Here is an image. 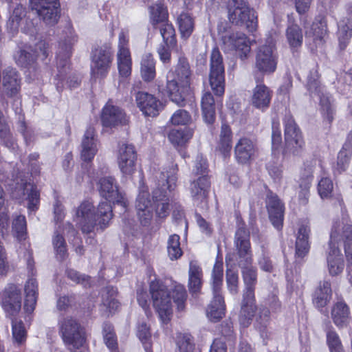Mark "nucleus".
<instances>
[{
    "label": "nucleus",
    "mask_w": 352,
    "mask_h": 352,
    "mask_svg": "<svg viewBox=\"0 0 352 352\" xmlns=\"http://www.w3.org/2000/svg\"><path fill=\"white\" fill-rule=\"evenodd\" d=\"M278 54L272 40L258 47L256 54L255 67L263 74L274 73L277 67Z\"/></svg>",
    "instance_id": "2eb2a0df"
},
{
    "label": "nucleus",
    "mask_w": 352,
    "mask_h": 352,
    "mask_svg": "<svg viewBox=\"0 0 352 352\" xmlns=\"http://www.w3.org/2000/svg\"><path fill=\"white\" fill-rule=\"evenodd\" d=\"M117 290L111 286L105 287L102 294V302L104 307L111 314L116 311L120 303L116 300Z\"/></svg>",
    "instance_id": "c03bdc74"
},
{
    "label": "nucleus",
    "mask_w": 352,
    "mask_h": 352,
    "mask_svg": "<svg viewBox=\"0 0 352 352\" xmlns=\"http://www.w3.org/2000/svg\"><path fill=\"white\" fill-rule=\"evenodd\" d=\"M3 92L10 97L18 94L21 87V78L16 69L7 67L2 72Z\"/></svg>",
    "instance_id": "c85d7f7f"
},
{
    "label": "nucleus",
    "mask_w": 352,
    "mask_h": 352,
    "mask_svg": "<svg viewBox=\"0 0 352 352\" xmlns=\"http://www.w3.org/2000/svg\"><path fill=\"white\" fill-rule=\"evenodd\" d=\"M135 99L137 107L146 116H156L163 108L162 102L156 97L146 92H136Z\"/></svg>",
    "instance_id": "4be33fe9"
},
{
    "label": "nucleus",
    "mask_w": 352,
    "mask_h": 352,
    "mask_svg": "<svg viewBox=\"0 0 352 352\" xmlns=\"http://www.w3.org/2000/svg\"><path fill=\"white\" fill-rule=\"evenodd\" d=\"M350 310L342 300L337 302L331 309V318L338 327H343L349 323Z\"/></svg>",
    "instance_id": "f704fd0d"
},
{
    "label": "nucleus",
    "mask_w": 352,
    "mask_h": 352,
    "mask_svg": "<svg viewBox=\"0 0 352 352\" xmlns=\"http://www.w3.org/2000/svg\"><path fill=\"white\" fill-rule=\"evenodd\" d=\"M25 294L24 309L27 313L31 314L35 309L38 298V284L35 278L28 280L25 285Z\"/></svg>",
    "instance_id": "473e14b6"
},
{
    "label": "nucleus",
    "mask_w": 352,
    "mask_h": 352,
    "mask_svg": "<svg viewBox=\"0 0 352 352\" xmlns=\"http://www.w3.org/2000/svg\"><path fill=\"white\" fill-rule=\"evenodd\" d=\"M319 76L317 69L310 70L307 76V87L311 95L315 94L320 98L321 113L325 120L331 123L333 120V108L330 96L324 92V88L318 80Z\"/></svg>",
    "instance_id": "f8f14e48"
},
{
    "label": "nucleus",
    "mask_w": 352,
    "mask_h": 352,
    "mask_svg": "<svg viewBox=\"0 0 352 352\" xmlns=\"http://www.w3.org/2000/svg\"><path fill=\"white\" fill-rule=\"evenodd\" d=\"M266 204L272 223L277 230L281 229L284 217L283 204L278 196L272 192L267 195Z\"/></svg>",
    "instance_id": "cd10ccee"
},
{
    "label": "nucleus",
    "mask_w": 352,
    "mask_h": 352,
    "mask_svg": "<svg viewBox=\"0 0 352 352\" xmlns=\"http://www.w3.org/2000/svg\"><path fill=\"white\" fill-rule=\"evenodd\" d=\"M166 9L162 3H155L149 8V21L153 29L159 30L162 39L173 45L175 43V28L168 20Z\"/></svg>",
    "instance_id": "9b49d317"
},
{
    "label": "nucleus",
    "mask_w": 352,
    "mask_h": 352,
    "mask_svg": "<svg viewBox=\"0 0 352 352\" xmlns=\"http://www.w3.org/2000/svg\"><path fill=\"white\" fill-rule=\"evenodd\" d=\"M256 308L255 309L254 315L252 317L253 318L254 316H256L254 323L255 328L259 331L261 337H267V329L270 321V311L267 307L260 306L258 309V312L256 315Z\"/></svg>",
    "instance_id": "ea45409f"
},
{
    "label": "nucleus",
    "mask_w": 352,
    "mask_h": 352,
    "mask_svg": "<svg viewBox=\"0 0 352 352\" xmlns=\"http://www.w3.org/2000/svg\"><path fill=\"white\" fill-rule=\"evenodd\" d=\"M156 188L153 192L152 209L156 217L164 219L170 213V194L176 188L177 168L174 165L156 170L153 173Z\"/></svg>",
    "instance_id": "7ed1b4c3"
},
{
    "label": "nucleus",
    "mask_w": 352,
    "mask_h": 352,
    "mask_svg": "<svg viewBox=\"0 0 352 352\" xmlns=\"http://www.w3.org/2000/svg\"><path fill=\"white\" fill-rule=\"evenodd\" d=\"M140 72L142 78L147 82L154 79L155 76V61L151 54H144L141 60Z\"/></svg>",
    "instance_id": "37998d69"
},
{
    "label": "nucleus",
    "mask_w": 352,
    "mask_h": 352,
    "mask_svg": "<svg viewBox=\"0 0 352 352\" xmlns=\"http://www.w3.org/2000/svg\"><path fill=\"white\" fill-rule=\"evenodd\" d=\"M135 208L140 224L145 227L150 226L153 219V209L147 189L140 191L136 199Z\"/></svg>",
    "instance_id": "b1692460"
},
{
    "label": "nucleus",
    "mask_w": 352,
    "mask_h": 352,
    "mask_svg": "<svg viewBox=\"0 0 352 352\" xmlns=\"http://www.w3.org/2000/svg\"><path fill=\"white\" fill-rule=\"evenodd\" d=\"M177 23L183 38H188L194 29L192 18L188 13H182L177 18Z\"/></svg>",
    "instance_id": "3c124183"
},
{
    "label": "nucleus",
    "mask_w": 352,
    "mask_h": 352,
    "mask_svg": "<svg viewBox=\"0 0 352 352\" xmlns=\"http://www.w3.org/2000/svg\"><path fill=\"white\" fill-rule=\"evenodd\" d=\"M209 82L212 90L217 96L225 91V68L223 56L218 48H214L210 57Z\"/></svg>",
    "instance_id": "ddd939ff"
},
{
    "label": "nucleus",
    "mask_w": 352,
    "mask_h": 352,
    "mask_svg": "<svg viewBox=\"0 0 352 352\" xmlns=\"http://www.w3.org/2000/svg\"><path fill=\"white\" fill-rule=\"evenodd\" d=\"M98 190L100 196L106 201L120 206L122 210L125 211L126 200L122 193L119 191L115 178L112 177H102L98 182Z\"/></svg>",
    "instance_id": "aec40b11"
},
{
    "label": "nucleus",
    "mask_w": 352,
    "mask_h": 352,
    "mask_svg": "<svg viewBox=\"0 0 352 352\" xmlns=\"http://www.w3.org/2000/svg\"><path fill=\"white\" fill-rule=\"evenodd\" d=\"M118 52L117 54V63L119 74L122 77H127L131 72V58L128 47L129 37L122 30L118 36Z\"/></svg>",
    "instance_id": "412c9836"
},
{
    "label": "nucleus",
    "mask_w": 352,
    "mask_h": 352,
    "mask_svg": "<svg viewBox=\"0 0 352 352\" xmlns=\"http://www.w3.org/2000/svg\"><path fill=\"white\" fill-rule=\"evenodd\" d=\"M172 298L179 311L184 310L187 298V293L184 285H177L173 290Z\"/></svg>",
    "instance_id": "4d7b16f0"
},
{
    "label": "nucleus",
    "mask_w": 352,
    "mask_h": 352,
    "mask_svg": "<svg viewBox=\"0 0 352 352\" xmlns=\"http://www.w3.org/2000/svg\"><path fill=\"white\" fill-rule=\"evenodd\" d=\"M352 36V19L344 18L338 23V36L340 47L345 49Z\"/></svg>",
    "instance_id": "79ce46f5"
},
{
    "label": "nucleus",
    "mask_w": 352,
    "mask_h": 352,
    "mask_svg": "<svg viewBox=\"0 0 352 352\" xmlns=\"http://www.w3.org/2000/svg\"><path fill=\"white\" fill-rule=\"evenodd\" d=\"M202 285V271L195 263L190 262L188 271V288L192 295L201 290Z\"/></svg>",
    "instance_id": "e433bc0d"
},
{
    "label": "nucleus",
    "mask_w": 352,
    "mask_h": 352,
    "mask_svg": "<svg viewBox=\"0 0 352 352\" xmlns=\"http://www.w3.org/2000/svg\"><path fill=\"white\" fill-rule=\"evenodd\" d=\"M53 245L58 259L63 260L67 256L66 243L63 236L57 232L53 238Z\"/></svg>",
    "instance_id": "bf43d9fd"
},
{
    "label": "nucleus",
    "mask_w": 352,
    "mask_h": 352,
    "mask_svg": "<svg viewBox=\"0 0 352 352\" xmlns=\"http://www.w3.org/2000/svg\"><path fill=\"white\" fill-rule=\"evenodd\" d=\"M25 16V10L20 4H18L14 9L7 23V28L11 32H15L18 30L21 21Z\"/></svg>",
    "instance_id": "603ef678"
},
{
    "label": "nucleus",
    "mask_w": 352,
    "mask_h": 352,
    "mask_svg": "<svg viewBox=\"0 0 352 352\" xmlns=\"http://www.w3.org/2000/svg\"><path fill=\"white\" fill-rule=\"evenodd\" d=\"M327 343L330 352H344L341 340L336 331L329 330L327 332Z\"/></svg>",
    "instance_id": "680f3d73"
},
{
    "label": "nucleus",
    "mask_w": 352,
    "mask_h": 352,
    "mask_svg": "<svg viewBox=\"0 0 352 352\" xmlns=\"http://www.w3.org/2000/svg\"><path fill=\"white\" fill-rule=\"evenodd\" d=\"M282 143V135L279 121L275 118L272 123V146L273 150L278 149Z\"/></svg>",
    "instance_id": "338daca9"
},
{
    "label": "nucleus",
    "mask_w": 352,
    "mask_h": 352,
    "mask_svg": "<svg viewBox=\"0 0 352 352\" xmlns=\"http://www.w3.org/2000/svg\"><path fill=\"white\" fill-rule=\"evenodd\" d=\"M190 75L188 63L184 59H179L175 72L167 76L168 97L178 106H184L186 98L191 94Z\"/></svg>",
    "instance_id": "39448f33"
},
{
    "label": "nucleus",
    "mask_w": 352,
    "mask_h": 352,
    "mask_svg": "<svg viewBox=\"0 0 352 352\" xmlns=\"http://www.w3.org/2000/svg\"><path fill=\"white\" fill-rule=\"evenodd\" d=\"M180 237L178 234H174L169 236L167 241L168 256L171 261L177 260L182 255V250L180 247Z\"/></svg>",
    "instance_id": "8fccbe9b"
},
{
    "label": "nucleus",
    "mask_w": 352,
    "mask_h": 352,
    "mask_svg": "<svg viewBox=\"0 0 352 352\" xmlns=\"http://www.w3.org/2000/svg\"><path fill=\"white\" fill-rule=\"evenodd\" d=\"M348 149H349V147L348 146V143L346 142L344 144L342 149L338 153L337 166L335 168V171L338 173H341L348 167L350 160V156L347 152Z\"/></svg>",
    "instance_id": "052dcab7"
},
{
    "label": "nucleus",
    "mask_w": 352,
    "mask_h": 352,
    "mask_svg": "<svg viewBox=\"0 0 352 352\" xmlns=\"http://www.w3.org/2000/svg\"><path fill=\"white\" fill-rule=\"evenodd\" d=\"M113 52L110 47L102 45L95 48L91 55V74L94 78H104L111 67Z\"/></svg>",
    "instance_id": "4468645a"
},
{
    "label": "nucleus",
    "mask_w": 352,
    "mask_h": 352,
    "mask_svg": "<svg viewBox=\"0 0 352 352\" xmlns=\"http://www.w3.org/2000/svg\"><path fill=\"white\" fill-rule=\"evenodd\" d=\"M332 290L330 282L322 280L319 283L313 296V301L317 307L322 308L330 301Z\"/></svg>",
    "instance_id": "72a5a7b5"
},
{
    "label": "nucleus",
    "mask_w": 352,
    "mask_h": 352,
    "mask_svg": "<svg viewBox=\"0 0 352 352\" xmlns=\"http://www.w3.org/2000/svg\"><path fill=\"white\" fill-rule=\"evenodd\" d=\"M256 151L254 142L248 138H242L235 145V157L239 162L245 164L254 155Z\"/></svg>",
    "instance_id": "7c9ffc66"
},
{
    "label": "nucleus",
    "mask_w": 352,
    "mask_h": 352,
    "mask_svg": "<svg viewBox=\"0 0 352 352\" xmlns=\"http://www.w3.org/2000/svg\"><path fill=\"white\" fill-rule=\"evenodd\" d=\"M305 33L307 36H312L314 41H318L320 43H322L327 34L326 21L324 19L316 20L313 22L310 30H307Z\"/></svg>",
    "instance_id": "49530a36"
},
{
    "label": "nucleus",
    "mask_w": 352,
    "mask_h": 352,
    "mask_svg": "<svg viewBox=\"0 0 352 352\" xmlns=\"http://www.w3.org/2000/svg\"><path fill=\"white\" fill-rule=\"evenodd\" d=\"M0 140L5 146L11 151H15L18 145L10 132L9 126L3 119L2 113L0 111Z\"/></svg>",
    "instance_id": "09e8293b"
},
{
    "label": "nucleus",
    "mask_w": 352,
    "mask_h": 352,
    "mask_svg": "<svg viewBox=\"0 0 352 352\" xmlns=\"http://www.w3.org/2000/svg\"><path fill=\"white\" fill-rule=\"evenodd\" d=\"M284 124L285 151L298 155L305 146L302 132L291 115L285 116Z\"/></svg>",
    "instance_id": "f3484780"
},
{
    "label": "nucleus",
    "mask_w": 352,
    "mask_h": 352,
    "mask_svg": "<svg viewBox=\"0 0 352 352\" xmlns=\"http://www.w3.org/2000/svg\"><path fill=\"white\" fill-rule=\"evenodd\" d=\"M13 199L20 201H28L27 207L29 211H36L38 208L40 194L37 188L30 182L21 180V183L16 182V186L11 192Z\"/></svg>",
    "instance_id": "a211bd4d"
},
{
    "label": "nucleus",
    "mask_w": 352,
    "mask_h": 352,
    "mask_svg": "<svg viewBox=\"0 0 352 352\" xmlns=\"http://www.w3.org/2000/svg\"><path fill=\"white\" fill-rule=\"evenodd\" d=\"M103 338L107 346L111 351L117 349V340L113 326L104 322L102 327Z\"/></svg>",
    "instance_id": "6e6d98bb"
},
{
    "label": "nucleus",
    "mask_w": 352,
    "mask_h": 352,
    "mask_svg": "<svg viewBox=\"0 0 352 352\" xmlns=\"http://www.w3.org/2000/svg\"><path fill=\"white\" fill-rule=\"evenodd\" d=\"M32 10L49 25L57 23L59 18V3L58 0H30Z\"/></svg>",
    "instance_id": "6ab92c4d"
},
{
    "label": "nucleus",
    "mask_w": 352,
    "mask_h": 352,
    "mask_svg": "<svg viewBox=\"0 0 352 352\" xmlns=\"http://www.w3.org/2000/svg\"><path fill=\"white\" fill-rule=\"evenodd\" d=\"M217 32L221 48L225 52H235L241 60L247 58L251 47L249 39L244 33L234 31L226 21L218 23Z\"/></svg>",
    "instance_id": "423d86ee"
},
{
    "label": "nucleus",
    "mask_w": 352,
    "mask_h": 352,
    "mask_svg": "<svg viewBox=\"0 0 352 352\" xmlns=\"http://www.w3.org/2000/svg\"><path fill=\"white\" fill-rule=\"evenodd\" d=\"M201 104L205 122L208 124H212L215 120V103L210 92H206L203 95Z\"/></svg>",
    "instance_id": "58836bf2"
},
{
    "label": "nucleus",
    "mask_w": 352,
    "mask_h": 352,
    "mask_svg": "<svg viewBox=\"0 0 352 352\" xmlns=\"http://www.w3.org/2000/svg\"><path fill=\"white\" fill-rule=\"evenodd\" d=\"M333 188L332 181L328 177H322L318 184V191L322 199L329 198Z\"/></svg>",
    "instance_id": "69168bd1"
},
{
    "label": "nucleus",
    "mask_w": 352,
    "mask_h": 352,
    "mask_svg": "<svg viewBox=\"0 0 352 352\" xmlns=\"http://www.w3.org/2000/svg\"><path fill=\"white\" fill-rule=\"evenodd\" d=\"M2 307L10 316H16L21 308V290L14 285L8 286L3 292Z\"/></svg>",
    "instance_id": "393cba45"
},
{
    "label": "nucleus",
    "mask_w": 352,
    "mask_h": 352,
    "mask_svg": "<svg viewBox=\"0 0 352 352\" xmlns=\"http://www.w3.org/2000/svg\"><path fill=\"white\" fill-rule=\"evenodd\" d=\"M223 282V263L216 261L212 272L213 299L207 309V316L211 321L217 322L225 314V303L221 294Z\"/></svg>",
    "instance_id": "0eeeda50"
},
{
    "label": "nucleus",
    "mask_w": 352,
    "mask_h": 352,
    "mask_svg": "<svg viewBox=\"0 0 352 352\" xmlns=\"http://www.w3.org/2000/svg\"><path fill=\"white\" fill-rule=\"evenodd\" d=\"M101 120L105 127H114L127 122L125 112L119 107L108 102L102 109Z\"/></svg>",
    "instance_id": "a878e982"
},
{
    "label": "nucleus",
    "mask_w": 352,
    "mask_h": 352,
    "mask_svg": "<svg viewBox=\"0 0 352 352\" xmlns=\"http://www.w3.org/2000/svg\"><path fill=\"white\" fill-rule=\"evenodd\" d=\"M271 100V94L268 87L265 85H257L253 91L252 102L253 105L263 110L267 107Z\"/></svg>",
    "instance_id": "c9c22d12"
},
{
    "label": "nucleus",
    "mask_w": 352,
    "mask_h": 352,
    "mask_svg": "<svg viewBox=\"0 0 352 352\" xmlns=\"http://www.w3.org/2000/svg\"><path fill=\"white\" fill-rule=\"evenodd\" d=\"M59 333L63 342L69 347L78 349L86 341L85 332L80 324L72 317H63L58 320Z\"/></svg>",
    "instance_id": "1a4fd4ad"
},
{
    "label": "nucleus",
    "mask_w": 352,
    "mask_h": 352,
    "mask_svg": "<svg viewBox=\"0 0 352 352\" xmlns=\"http://www.w3.org/2000/svg\"><path fill=\"white\" fill-rule=\"evenodd\" d=\"M178 352H196L190 336L180 337L177 341Z\"/></svg>",
    "instance_id": "774afa93"
},
{
    "label": "nucleus",
    "mask_w": 352,
    "mask_h": 352,
    "mask_svg": "<svg viewBox=\"0 0 352 352\" xmlns=\"http://www.w3.org/2000/svg\"><path fill=\"white\" fill-rule=\"evenodd\" d=\"M77 41L75 35L70 34L60 41L58 51L56 52V65L58 74L56 75L58 82L56 84V89L58 92L63 90V85L62 81L66 73L67 69L69 65V59L72 55L73 45Z\"/></svg>",
    "instance_id": "dca6fc26"
},
{
    "label": "nucleus",
    "mask_w": 352,
    "mask_h": 352,
    "mask_svg": "<svg viewBox=\"0 0 352 352\" xmlns=\"http://www.w3.org/2000/svg\"><path fill=\"white\" fill-rule=\"evenodd\" d=\"M318 161L316 159L307 160L300 170L298 183L311 184L314 179V172Z\"/></svg>",
    "instance_id": "de8ad7c7"
},
{
    "label": "nucleus",
    "mask_w": 352,
    "mask_h": 352,
    "mask_svg": "<svg viewBox=\"0 0 352 352\" xmlns=\"http://www.w3.org/2000/svg\"><path fill=\"white\" fill-rule=\"evenodd\" d=\"M226 285L232 294H236L239 291V275L236 271L231 269L226 270Z\"/></svg>",
    "instance_id": "e2e57ef3"
},
{
    "label": "nucleus",
    "mask_w": 352,
    "mask_h": 352,
    "mask_svg": "<svg viewBox=\"0 0 352 352\" xmlns=\"http://www.w3.org/2000/svg\"><path fill=\"white\" fill-rule=\"evenodd\" d=\"M136 159L137 155L133 145L123 144L120 146L118 161L119 168L124 175H131L134 173Z\"/></svg>",
    "instance_id": "bb28decb"
},
{
    "label": "nucleus",
    "mask_w": 352,
    "mask_h": 352,
    "mask_svg": "<svg viewBox=\"0 0 352 352\" xmlns=\"http://www.w3.org/2000/svg\"><path fill=\"white\" fill-rule=\"evenodd\" d=\"M286 38L292 51H296L301 47L303 34L301 28L296 24L289 25L286 29Z\"/></svg>",
    "instance_id": "a19ab883"
},
{
    "label": "nucleus",
    "mask_w": 352,
    "mask_h": 352,
    "mask_svg": "<svg viewBox=\"0 0 352 352\" xmlns=\"http://www.w3.org/2000/svg\"><path fill=\"white\" fill-rule=\"evenodd\" d=\"M12 338L18 345H22L26 340L27 332L22 321L12 320Z\"/></svg>",
    "instance_id": "864d4df0"
},
{
    "label": "nucleus",
    "mask_w": 352,
    "mask_h": 352,
    "mask_svg": "<svg viewBox=\"0 0 352 352\" xmlns=\"http://www.w3.org/2000/svg\"><path fill=\"white\" fill-rule=\"evenodd\" d=\"M232 132L230 126L223 122L221 127L219 139L218 142L217 148L226 157L230 152L232 146Z\"/></svg>",
    "instance_id": "4c0bfd02"
},
{
    "label": "nucleus",
    "mask_w": 352,
    "mask_h": 352,
    "mask_svg": "<svg viewBox=\"0 0 352 352\" xmlns=\"http://www.w3.org/2000/svg\"><path fill=\"white\" fill-rule=\"evenodd\" d=\"M150 294L153 305L164 323H167L173 314L170 292L166 285L158 280L150 283Z\"/></svg>",
    "instance_id": "6e6552de"
},
{
    "label": "nucleus",
    "mask_w": 352,
    "mask_h": 352,
    "mask_svg": "<svg viewBox=\"0 0 352 352\" xmlns=\"http://www.w3.org/2000/svg\"><path fill=\"white\" fill-rule=\"evenodd\" d=\"M174 40L175 43L173 45H170L166 42L164 39H163V43L160 44L158 49L157 53L160 56L161 60L164 63H167L170 59V50L173 49L177 45V38L175 35V31H174Z\"/></svg>",
    "instance_id": "0e129e2a"
},
{
    "label": "nucleus",
    "mask_w": 352,
    "mask_h": 352,
    "mask_svg": "<svg viewBox=\"0 0 352 352\" xmlns=\"http://www.w3.org/2000/svg\"><path fill=\"white\" fill-rule=\"evenodd\" d=\"M111 202L102 201L97 208V213L94 212L93 204L87 201L82 202L76 209L74 220L82 233L89 234L94 230L96 226V216L99 221L98 224L102 230L106 228L113 217Z\"/></svg>",
    "instance_id": "20e7f679"
},
{
    "label": "nucleus",
    "mask_w": 352,
    "mask_h": 352,
    "mask_svg": "<svg viewBox=\"0 0 352 352\" xmlns=\"http://www.w3.org/2000/svg\"><path fill=\"white\" fill-rule=\"evenodd\" d=\"M228 17L230 23L237 25L245 24L250 31L256 27V16L246 0H229L227 3Z\"/></svg>",
    "instance_id": "9d476101"
},
{
    "label": "nucleus",
    "mask_w": 352,
    "mask_h": 352,
    "mask_svg": "<svg viewBox=\"0 0 352 352\" xmlns=\"http://www.w3.org/2000/svg\"><path fill=\"white\" fill-rule=\"evenodd\" d=\"M12 230L15 236L22 241L25 239L27 224L26 219L23 215H16L12 221Z\"/></svg>",
    "instance_id": "5fc2aeb1"
},
{
    "label": "nucleus",
    "mask_w": 352,
    "mask_h": 352,
    "mask_svg": "<svg viewBox=\"0 0 352 352\" xmlns=\"http://www.w3.org/2000/svg\"><path fill=\"white\" fill-rule=\"evenodd\" d=\"M192 135L193 131L190 128L174 129L170 131L168 139L173 144L182 146L192 137Z\"/></svg>",
    "instance_id": "a18cd8bd"
},
{
    "label": "nucleus",
    "mask_w": 352,
    "mask_h": 352,
    "mask_svg": "<svg viewBox=\"0 0 352 352\" xmlns=\"http://www.w3.org/2000/svg\"><path fill=\"white\" fill-rule=\"evenodd\" d=\"M234 243L238 256V265L241 269L245 285L239 320L243 327H248L252 321L256 309L254 290L257 283V270L252 265L250 233L244 223L238 225Z\"/></svg>",
    "instance_id": "f257e3e1"
},
{
    "label": "nucleus",
    "mask_w": 352,
    "mask_h": 352,
    "mask_svg": "<svg viewBox=\"0 0 352 352\" xmlns=\"http://www.w3.org/2000/svg\"><path fill=\"white\" fill-rule=\"evenodd\" d=\"M339 243L343 244L347 261L352 265V225L338 221L334 222L331 229L327 258L329 271L332 276L341 273L344 266Z\"/></svg>",
    "instance_id": "f03ea898"
},
{
    "label": "nucleus",
    "mask_w": 352,
    "mask_h": 352,
    "mask_svg": "<svg viewBox=\"0 0 352 352\" xmlns=\"http://www.w3.org/2000/svg\"><path fill=\"white\" fill-rule=\"evenodd\" d=\"M210 188L208 175L199 176L190 182L188 190L195 205L199 206L206 202Z\"/></svg>",
    "instance_id": "5701e85b"
},
{
    "label": "nucleus",
    "mask_w": 352,
    "mask_h": 352,
    "mask_svg": "<svg viewBox=\"0 0 352 352\" xmlns=\"http://www.w3.org/2000/svg\"><path fill=\"white\" fill-rule=\"evenodd\" d=\"M98 151L97 140L94 127L89 126L82 139L80 157L84 162H91Z\"/></svg>",
    "instance_id": "c756f323"
},
{
    "label": "nucleus",
    "mask_w": 352,
    "mask_h": 352,
    "mask_svg": "<svg viewBox=\"0 0 352 352\" xmlns=\"http://www.w3.org/2000/svg\"><path fill=\"white\" fill-rule=\"evenodd\" d=\"M311 229L307 223L301 224L298 230L296 240V256L304 258L309 252L310 243L309 241Z\"/></svg>",
    "instance_id": "2f4dec72"
},
{
    "label": "nucleus",
    "mask_w": 352,
    "mask_h": 352,
    "mask_svg": "<svg viewBox=\"0 0 352 352\" xmlns=\"http://www.w3.org/2000/svg\"><path fill=\"white\" fill-rule=\"evenodd\" d=\"M137 334L143 344L145 351L153 352L151 350V344L149 342L151 338L150 329L145 322H142L138 325Z\"/></svg>",
    "instance_id": "13d9d810"
}]
</instances>
